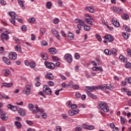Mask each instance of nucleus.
Returning <instances> with one entry per match:
<instances>
[{
    "mask_svg": "<svg viewBox=\"0 0 131 131\" xmlns=\"http://www.w3.org/2000/svg\"><path fill=\"white\" fill-rule=\"evenodd\" d=\"M28 108L30 110H32V113L33 114H36L37 113H38V112H40V113L42 114V113L45 112V110L42 108L38 107V105L37 104H35L34 106L33 104L30 103L28 104Z\"/></svg>",
    "mask_w": 131,
    "mask_h": 131,
    "instance_id": "f257e3e1",
    "label": "nucleus"
},
{
    "mask_svg": "<svg viewBox=\"0 0 131 131\" xmlns=\"http://www.w3.org/2000/svg\"><path fill=\"white\" fill-rule=\"evenodd\" d=\"M0 33H2L1 40H2V41H5V40H8L9 39V36L8 35V34L10 33L9 31H5V29H4V28H2L0 29Z\"/></svg>",
    "mask_w": 131,
    "mask_h": 131,
    "instance_id": "f03ea898",
    "label": "nucleus"
},
{
    "mask_svg": "<svg viewBox=\"0 0 131 131\" xmlns=\"http://www.w3.org/2000/svg\"><path fill=\"white\" fill-rule=\"evenodd\" d=\"M9 16L11 17L12 18L10 19V22L13 24L14 26H16V20L15 19H18V16L16 15V13L14 12L10 11L8 13Z\"/></svg>",
    "mask_w": 131,
    "mask_h": 131,
    "instance_id": "7ed1b4c3",
    "label": "nucleus"
},
{
    "mask_svg": "<svg viewBox=\"0 0 131 131\" xmlns=\"http://www.w3.org/2000/svg\"><path fill=\"white\" fill-rule=\"evenodd\" d=\"M99 108L104 112H109V107L106 102H102L99 104Z\"/></svg>",
    "mask_w": 131,
    "mask_h": 131,
    "instance_id": "20e7f679",
    "label": "nucleus"
},
{
    "mask_svg": "<svg viewBox=\"0 0 131 131\" xmlns=\"http://www.w3.org/2000/svg\"><path fill=\"white\" fill-rule=\"evenodd\" d=\"M30 92H31V85L28 84L25 86L23 90V94H24V95H26V96H28V95L30 94Z\"/></svg>",
    "mask_w": 131,
    "mask_h": 131,
    "instance_id": "39448f33",
    "label": "nucleus"
},
{
    "mask_svg": "<svg viewBox=\"0 0 131 131\" xmlns=\"http://www.w3.org/2000/svg\"><path fill=\"white\" fill-rule=\"evenodd\" d=\"M85 91L87 93H91L93 91H97V90H99L98 86H86L85 88Z\"/></svg>",
    "mask_w": 131,
    "mask_h": 131,
    "instance_id": "423d86ee",
    "label": "nucleus"
},
{
    "mask_svg": "<svg viewBox=\"0 0 131 131\" xmlns=\"http://www.w3.org/2000/svg\"><path fill=\"white\" fill-rule=\"evenodd\" d=\"M43 92L45 93L46 95H52V89L49 88L48 85H45L43 88Z\"/></svg>",
    "mask_w": 131,
    "mask_h": 131,
    "instance_id": "0eeeda50",
    "label": "nucleus"
},
{
    "mask_svg": "<svg viewBox=\"0 0 131 131\" xmlns=\"http://www.w3.org/2000/svg\"><path fill=\"white\" fill-rule=\"evenodd\" d=\"M1 119L3 121H7L8 120V115L6 113H4L3 110L0 109Z\"/></svg>",
    "mask_w": 131,
    "mask_h": 131,
    "instance_id": "6e6552de",
    "label": "nucleus"
},
{
    "mask_svg": "<svg viewBox=\"0 0 131 131\" xmlns=\"http://www.w3.org/2000/svg\"><path fill=\"white\" fill-rule=\"evenodd\" d=\"M85 16L88 17V18H85L84 19L85 22H86V23H88V24H90V25H93V21H92V20H94V18L89 15V14H86Z\"/></svg>",
    "mask_w": 131,
    "mask_h": 131,
    "instance_id": "1a4fd4ad",
    "label": "nucleus"
},
{
    "mask_svg": "<svg viewBox=\"0 0 131 131\" xmlns=\"http://www.w3.org/2000/svg\"><path fill=\"white\" fill-rule=\"evenodd\" d=\"M99 90H111L112 86L110 84H107L103 85H98Z\"/></svg>",
    "mask_w": 131,
    "mask_h": 131,
    "instance_id": "9d476101",
    "label": "nucleus"
},
{
    "mask_svg": "<svg viewBox=\"0 0 131 131\" xmlns=\"http://www.w3.org/2000/svg\"><path fill=\"white\" fill-rule=\"evenodd\" d=\"M103 38L106 39L108 42H113L114 40V38H113V36L112 35H105Z\"/></svg>",
    "mask_w": 131,
    "mask_h": 131,
    "instance_id": "9b49d317",
    "label": "nucleus"
},
{
    "mask_svg": "<svg viewBox=\"0 0 131 131\" xmlns=\"http://www.w3.org/2000/svg\"><path fill=\"white\" fill-rule=\"evenodd\" d=\"M45 65L47 68H49V69H54L55 68V64L52 62L45 61Z\"/></svg>",
    "mask_w": 131,
    "mask_h": 131,
    "instance_id": "f8f14e48",
    "label": "nucleus"
},
{
    "mask_svg": "<svg viewBox=\"0 0 131 131\" xmlns=\"http://www.w3.org/2000/svg\"><path fill=\"white\" fill-rule=\"evenodd\" d=\"M51 32L54 34V36L57 38V39H58L60 40L61 39V37H60V35H59V32H58V31L55 29H52L51 30Z\"/></svg>",
    "mask_w": 131,
    "mask_h": 131,
    "instance_id": "ddd939ff",
    "label": "nucleus"
},
{
    "mask_svg": "<svg viewBox=\"0 0 131 131\" xmlns=\"http://www.w3.org/2000/svg\"><path fill=\"white\" fill-rule=\"evenodd\" d=\"M78 113H79V110H71L69 111V115H70V116H74V115H77Z\"/></svg>",
    "mask_w": 131,
    "mask_h": 131,
    "instance_id": "4468645a",
    "label": "nucleus"
},
{
    "mask_svg": "<svg viewBox=\"0 0 131 131\" xmlns=\"http://www.w3.org/2000/svg\"><path fill=\"white\" fill-rule=\"evenodd\" d=\"M64 59H66V60L68 61V63H71V62H72V60H73L72 56L70 54H68V53L64 55Z\"/></svg>",
    "mask_w": 131,
    "mask_h": 131,
    "instance_id": "2eb2a0df",
    "label": "nucleus"
},
{
    "mask_svg": "<svg viewBox=\"0 0 131 131\" xmlns=\"http://www.w3.org/2000/svg\"><path fill=\"white\" fill-rule=\"evenodd\" d=\"M112 11L117 13V14H121L122 13V9L120 8H117L116 7H113L112 8Z\"/></svg>",
    "mask_w": 131,
    "mask_h": 131,
    "instance_id": "dca6fc26",
    "label": "nucleus"
},
{
    "mask_svg": "<svg viewBox=\"0 0 131 131\" xmlns=\"http://www.w3.org/2000/svg\"><path fill=\"white\" fill-rule=\"evenodd\" d=\"M9 57L11 60H16L17 59V53L16 52H10Z\"/></svg>",
    "mask_w": 131,
    "mask_h": 131,
    "instance_id": "f3484780",
    "label": "nucleus"
},
{
    "mask_svg": "<svg viewBox=\"0 0 131 131\" xmlns=\"http://www.w3.org/2000/svg\"><path fill=\"white\" fill-rule=\"evenodd\" d=\"M7 107L9 109H10L11 111H13L14 112L19 110V108L17 107V106H14L12 104H8Z\"/></svg>",
    "mask_w": 131,
    "mask_h": 131,
    "instance_id": "a211bd4d",
    "label": "nucleus"
},
{
    "mask_svg": "<svg viewBox=\"0 0 131 131\" xmlns=\"http://www.w3.org/2000/svg\"><path fill=\"white\" fill-rule=\"evenodd\" d=\"M68 107L72 108V109H76L77 108V105L76 104H73L71 100L69 101Z\"/></svg>",
    "mask_w": 131,
    "mask_h": 131,
    "instance_id": "6ab92c4d",
    "label": "nucleus"
},
{
    "mask_svg": "<svg viewBox=\"0 0 131 131\" xmlns=\"http://www.w3.org/2000/svg\"><path fill=\"white\" fill-rule=\"evenodd\" d=\"M75 23H79V24H80V25H81V26H84V25H85L84 21L79 18H76L75 20Z\"/></svg>",
    "mask_w": 131,
    "mask_h": 131,
    "instance_id": "aec40b11",
    "label": "nucleus"
},
{
    "mask_svg": "<svg viewBox=\"0 0 131 131\" xmlns=\"http://www.w3.org/2000/svg\"><path fill=\"white\" fill-rule=\"evenodd\" d=\"M68 86H72L74 90H78L79 86L77 84H73V82H71L68 84Z\"/></svg>",
    "mask_w": 131,
    "mask_h": 131,
    "instance_id": "412c9836",
    "label": "nucleus"
},
{
    "mask_svg": "<svg viewBox=\"0 0 131 131\" xmlns=\"http://www.w3.org/2000/svg\"><path fill=\"white\" fill-rule=\"evenodd\" d=\"M3 60L4 62V63H5V64H7V65H11L12 64V63L11 62V61L10 60V59H9L7 57H4L3 58Z\"/></svg>",
    "mask_w": 131,
    "mask_h": 131,
    "instance_id": "4be33fe9",
    "label": "nucleus"
},
{
    "mask_svg": "<svg viewBox=\"0 0 131 131\" xmlns=\"http://www.w3.org/2000/svg\"><path fill=\"white\" fill-rule=\"evenodd\" d=\"M18 5L21 7L22 9H25V6H24V3L25 2L23 0H17Z\"/></svg>",
    "mask_w": 131,
    "mask_h": 131,
    "instance_id": "5701e85b",
    "label": "nucleus"
},
{
    "mask_svg": "<svg viewBox=\"0 0 131 131\" xmlns=\"http://www.w3.org/2000/svg\"><path fill=\"white\" fill-rule=\"evenodd\" d=\"M112 23L113 25H114V26H115V27H119V26H120L119 22L115 19H113L112 21Z\"/></svg>",
    "mask_w": 131,
    "mask_h": 131,
    "instance_id": "b1692460",
    "label": "nucleus"
},
{
    "mask_svg": "<svg viewBox=\"0 0 131 131\" xmlns=\"http://www.w3.org/2000/svg\"><path fill=\"white\" fill-rule=\"evenodd\" d=\"M111 55L116 56L117 55V50L115 48H113L111 50Z\"/></svg>",
    "mask_w": 131,
    "mask_h": 131,
    "instance_id": "393cba45",
    "label": "nucleus"
},
{
    "mask_svg": "<svg viewBox=\"0 0 131 131\" xmlns=\"http://www.w3.org/2000/svg\"><path fill=\"white\" fill-rule=\"evenodd\" d=\"M18 114L20 115V116H24L25 115V111L21 110V108H19L18 110Z\"/></svg>",
    "mask_w": 131,
    "mask_h": 131,
    "instance_id": "a878e982",
    "label": "nucleus"
},
{
    "mask_svg": "<svg viewBox=\"0 0 131 131\" xmlns=\"http://www.w3.org/2000/svg\"><path fill=\"white\" fill-rule=\"evenodd\" d=\"M41 57L43 60H48V59L49 58L48 54L45 53H42L41 54Z\"/></svg>",
    "mask_w": 131,
    "mask_h": 131,
    "instance_id": "bb28decb",
    "label": "nucleus"
},
{
    "mask_svg": "<svg viewBox=\"0 0 131 131\" xmlns=\"http://www.w3.org/2000/svg\"><path fill=\"white\" fill-rule=\"evenodd\" d=\"M119 59L121 60L122 62H127V58L125 57H124L123 55H121L119 56Z\"/></svg>",
    "mask_w": 131,
    "mask_h": 131,
    "instance_id": "cd10ccee",
    "label": "nucleus"
},
{
    "mask_svg": "<svg viewBox=\"0 0 131 131\" xmlns=\"http://www.w3.org/2000/svg\"><path fill=\"white\" fill-rule=\"evenodd\" d=\"M46 78H48V79H54V76H53V75L51 73H49L46 74L45 76Z\"/></svg>",
    "mask_w": 131,
    "mask_h": 131,
    "instance_id": "c85d7f7f",
    "label": "nucleus"
},
{
    "mask_svg": "<svg viewBox=\"0 0 131 131\" xmlns=\"http://www.w3.org/2000/svg\"><path fill=\"white\" fill-rule=\"evenodd\" d=\"M15 126H16L17 128H18V129H20V128H21L22 126V124H21V123L18 121L15 122Z\"/></svg>",
    "mask_w": 131,
    "mask_h": 131,
    "instance_id": "c756f323",
    "label": "nucleus"
},
{
    "mask_svg": "<svg viewBox=\"0 0 131 131\" xmlns=\"http://www.w3.org/2000/svg\"><path fill=\"white\" fill-rule=\"evenodd\" d=\"M88 96H89L92 99L94 100L97 99V96L91 93H87Z\"/></svg>",
    "mask_w": 131,
    "mask_h": 131,
    "instance_id": "7c9ffc66",
    "label": "nucleus"
},
{
    "mask_svg": "<svg viewBox=\"0 0 131 131\" xmlns=\"http://www.w3.org/2000/svg\"><path fill=\"white\" fill-rule=\"evenodd\" d=\"M3 86H6L7 88H12V86H13V83H3Z\"/></svg>",
    "mask_w": 131,
    "mask_h": 131,
    "instance_id": "2f4dec72",
    "label": "nucleus"
},
{
    "mask_svg": "<svg viewBox=\"0 0 131 131\" xmlns=\"http://www.w3.org/2000/svg\"><path fill=\"white\" fill-rule=\"evenodd\" d=\"M85 10H86V11L89 10L90 13H94L95 12V9H94L93 7H86Z\"/></svg>",
    "mask_w": 131,
    "mask_h": 131,
    "instance_id": "473e14b6",
    "label": "nucleus"
},
{
    "mask_svg": "<svg viewBox=\"0 0 131 131\" xmlns=\"http://www.w3.org/2000/svg\"><path fill=\"white\" fill-rule=\"evenodd\" d=\"M49 52L50 54H53V55H55V54H56V48H50L49 49Z\"/></svg>",
    "mask_w": 131,
    "mask_h": 131,
    "instance_id": "72a5a7b5",
    "label": "nucleus"
},
{
    "mask_svg": "<svg viewBox=\"0 0 131 131\" xmlns=\"http://www.w3.org/2000/svg\"><path fill=\"white\" fill-rule=\"evenodd\" d=\"M120 121L123 125H124V124L126 122V119L123 118V117H120Z\"/></svg>",
    "mask_w": 131,
    "mask_h": 131,
    "instance_id": "f704fd0d",
    "label": "nucleus"
},
{
    "mask_svg": "<svg viewBox=\"0 0 131 131\" xmlns=\"http://www.w3.org/2000/svg\"><path fill=\"white\" fill-rule=\"evenodd\" d=\"M68 37H69V39L72 40L73 38H74V35H73V34H72V33L69 32Z\"/></svg>",
    "mask_w": 131,
    "mask_h": 131,
    "instance_id": "c9c22d12",
    "label": "nucleus"
},
{
    "mask_svg": "<svg viewBox=\"0 0 131 131\" xmlns=\"http://www.w3.org/2000/svg\"><path fill=\"white\" fill-rule=\"evenodd\" d=\"M28 21L29 23H34L35 21H36V19H35V17H31L29 18L28 19Z\"/></svg>",
    "mask_w": 131,
    "mask_h": 131,
    "instance_id": "e433bc0d",
    "label": "nucleus"
},
{
    "mask_svg": "<svg viewBox=\"0 0 131 131\" xmlns=\"http://www.w3.org/2000/svg\"><path fill=\"white\" fill-rule=\"evenodd\" d=\"M11 74V71L9 69H6L5 70V76H9Z\"/></svg>",
    "mask_w": 131,
    "mask_h": 131,
    "instance_id": "4c0bfd02",
    "label": "nucleus"
},
{
    "mask_svg": "<svg viewBox=\"0 0 131 131\" xmlns=\"http://www.w3.org/2000/svg\"><path fill=\"white\" fill-rule=\"evenodd\" d=\"M123 27L125 29V30L128 32H130V28L125 25H123Z\"/></svg>",
    "mask_w": 131,
    "mask_h": 131,
    "instance_id": "58836bf2",
    "label": "nucleus"
},
{
    "mask_svg": "<svg viewBox=\"0 0 131 131\" xmlns=\"http://www.w3.org/2000/svg\"><path fill=\"white\" fill-rule=\"evenodd\" d=\"M52 2H48L46 4V7L47 9H51V8H52Z\"/></svg>",
    "mask_w": 131,
    "mask_h": 131,
    "instance_id": "ea45409f",
    "label": "nucleus"
},
{
    "mask_svg": "<svg viewBox=\"0 0 131 131\" xmlns=\"http://www.w3.org/2000/svg\"><path fill=\"white\" fill-rule=\"evenodd\" d=\"M104 53L105 55H107V56H110V55H111V51L108 50V49L104 50Z\"/></svg>",
    "mask_w": 131,
    "mask_h": 131,
    "instance_id": "a19ab883",
    "label": "nucleus"
},
{
    "mask_svg": "<svg viewBox=\"0 0 131 131\" xmlns=\"http://www.w3.org/2000/svg\"><path fill=\"white\" fill-rule=\"evenodd\" d=\"M84 30L85 31H90L91 30V27L88 25L84 26Z\"/></svg>",
    "mask_w": 131,
    "mask_h": 131,
    "instance_id": "79ce46f5",
    "label": "nucleus"
},
{
    "mask_svg": "<svg viewBox=\"0 0 131 131\" xmlns=\"http://www.w3.org/2000/svg\"><path fill=\"white\" fill-rule=\"evenodd\" d=\"M95 36L97 38V39L98 40V41H102V37H101V36H100V35H99V34H96L95 35Z\"/></svg>",
    "mask_w": 131,
    "mask_h": 131,
    "instance_id": "37998d69",
    "label": "nucleus"
},
{
    "mask_svg": "<svg viewBox=\"0 0 131 131\" xmlns=\"http://www.w3.org/2000/svg\"><path fill=\"white\" fill-rule=\"evenodd\" d=\"M122 36H123V37L125 38V39H128V38L129 37V36L128 35V34H127L126 33H123Z\"/></svg>",
    "mask_w": 131,
    "mask_h": 131,
    "instance_id": "c03bdc74",
    "label": "nucleus"
},
{
    "mask_svg": "<svg viewBox=\"0 0 131 131\" xmlns=\"http://www.w3.org/2000/svg\"><path fill=\"white\" fill-rule=\"evenodd\" d=\"M35 65H36L35 62L33 61L30 62V67L31 68H34V67H35Z\"/></svg>",
    "mask_w": 131,
    "mask_h": 131,
    "instance_id": "a18cd8bd",
    "label": "nucleus"
},
{
    "mask_svg": "<svg viewBox=\"0 0 131 131\" xmlns=\"http://www.w3.org/2000/svg\"><path fill=\"white\" fill-rule=\"evenodd\" d=\"M122 19H124V20H127V19H128V15L126 14H124L122 16Z\"/></svg>",
    "mask_w": 131,
    "mask_h": 131,
    "instance_id": "49530a36",
    "label": "nucleus"
},
{
    "mask_svg": "<svg viewBox=\"0 0 131 131\" xmlns=\"http://www.w3.org/2000/svg\"><path fill=\"white\" fill-rule=\"evenodd\" d=\"M15 49L16 51H17L18 52H21V47L19 45H17Z\"/></svg>",
    "mask_w": 131,
    "mask_h": 131,
    "instance_id": "de8ad7c7",
    "label": "nucleus"
},
{
    "mask_svg": "<svg viewBox=\"0 0 131 131\" xmlns=\"http://www.w3.org/2000/svg\"><path fill=\"white\" fill-rule=\"evenodd\" d=\"M48 84H49L50 86H54V85H55V83L52 81H49L48 82Z\"/></svg>",
    "mask_w": 131,
    "mask_h": 131,
    "instance_id": "09e8293b",
    "label": "nucleus"
},
{
    "mask_svg": "<svg viewBox=\"0 0 131 131\" xmlns=\"http://www.w3.org/2000/svg\"><path fill=\"white\" fill-rule=\"evenodd\" d=\"M13 39L16 42V43H20V40H19V38L14 37Z\"/></svg>",
    "mask_w": 131,
    "mask_h": 131,
    "instance_id": "8fccbe9b",
    "label": "nucleus"
},
{
    "mask_svg": "<svg viewBox=\"0 0 131 131\" xmlns=\"http://www.w3.org/2000/svg\"><path fill=\"white\" fill-rule=\"evenodd\" d=\"M88 129L89 130H92L95 129V126L94 125H88Z\"/></svg>",
    "mask_w": 131,
    "mask_h": 131,
    "instance_id": "3c124183",
    "label": "nucleus"
},
{
    "mask_svg": "<svg viewBox=\"0 0 131 131\" xmlns=\"http://www.w3.org/2000/svg\"><path fill=\"white\" fill-rule=\"evenodd\" d=\"M0 3L2 6H6V5H7V2H6L5 0H1Z\"/></svg>",
    "mask_w": 131,
    "mask_h": 131,
    "instance_id": "603ef678",
    "label": "nucleus"
},
{
    "mask_svg": "<svg viewBox=\"0 0 131 131\" xmlns=\"http://www.w3.org/2000/svg\"><path fill=\"white\" fill-rule=\"evenodd\" d=\"M60 20H59V18H55L54 20H53V23L54 24H58V23H59V21Z\"/></svg>",
    "mask_w": 131,
    "mask_h": 131,
    "instance_id": "864d4df0",
    "label": "nucleus"
},
{
    "mask_svg": "<svg viewBox=\"0 0 131 131\" xmlns=\"http://www.w3.org/2000/svg\"><path fill=\"white\" fill-rule=\"evenodd\" d=\"M126 68H130L131 67V63L130 62H127L125 65Z\"/></svg>",
    "mask_w": 131,
    "mask_h": 131,
    "instance_id": "5fc2aeb1",
    "label": "nucleus"
},
{
    "mask_svg": "<svg viewBox=\"0 0 131 131\" xmlns=\"http://www.w3.org/2000/svg\"><path fill=\"white\" fill-rule=\"evenodd\" d=\"M82 126L83 128H84V129H88V128H89V125H88L85 124H83L82 125Z\"/></svg>",
    "mask_w": 131,
    "mask_h": 131,
    "instance_id": "6e6d98bb",
    "label": "nucleus"
},
{
    "mask_svg": "<svg viewBox=\"0 0 131 131\" xmlns=\"http://www.w3.org/2000/svg\"><path fill=\"white\" fill-rule=\"evenodd\" d=\"M56 131H61L62 127H61V126H57L56 127Z\"/></svg>",
    "mask_w": 131,
    "mask_h": 131,
    "instance_id": "4d7b16f0",
    "label": "nucleus"
},
{
    "mask_svg": "<svg viewBox=\"0 0 131 131\" xmlns=\"http://www.w3.org/2000/svg\"><path fill=\"white\" fill-rule=\"evenodd\" d=\"M110 127H111V128H113V129H114V128H115V124H114V123H112L110 124Z\"/></svg>",
    "mask_w": 131,
    "mask_h": 131,
    "instance_id": "13d9d810",
    "label": "nucleus"
},
{
    "mask_svg": "<svg viewBox=\"0 0 131 131\" xmlns=\"http://www.w3.org/2000/svg\"><path fill=\"white\" fill-rule=\"evenodd\" d=\"M21 30L23 31H26V30H27V27H26V26H23L21 27Z\"/></svg>",
    "mask_w": 131,
    "mask_h": 131,
    "instance_id": "bf43d9fd",
    "label": "nucleus"
},
{
    "mask_svg": "<svg viewBox=\"0 0 131 131\" xmlns=\"http://www.w3.org/2000/svg\"><path fill=\"white\" fill-rule=\"evenodd\" d=\"M25 65H26V66H30V62H29V60H26L25 61Z\"/></svg>",
    "mask_w": 131,
    "mask_h": 131,
    "instance_id": "052dcab7",
    "label": "nucleus"
},
{
    "mask_svg": "<svg viewBox=\"0 0 131 131\" xmlns=\"http://www.w3.org/2000/svg\"><path fill=\"white\" fill-rule=\"evenodd\" d=\"M75 59H76L77 60H78V59H79L80 58V56L79 54L78 53H76L75 54Z\"/></svg>",
    "mask_w": 131,
    "mask_h": 131,
    "instance_id": "680f3d73",
    "label": "nucleus"
},
{
    "mask_svg": "<svg viewBox=\"0 0 131 131\" xmlns=\"http://www.w3.org/2000/svg\"><path fill=\"white\" fill-rule=\"evenodd\" d=\"M26 123H27V124H29V125H32V124H33V122H32V121L27 120Z\"/></svg>",
    "mask_w": 131,
    "mask_h": 131,
    "instance_id": "e2e57ef3",
    "label": "nucleus"
},
{
    "mask_svg": "<svg viewBox=\"0 0 131 131\" xmlns=\"http://www.w3.org/2000/svg\"><path fill=\"white\" fill-rule=\"evenodd\" d=\"M75 131H80L82 130V128L81 127H77L75 128Z\"/></svg>",
    "mask_w": 131,
    "mask_h": 131,
    "instance_id": "0e129e2a",
    "label": "nucleus"
},
{
    "mask_svg": "<svg viewBox=\"0 0 131 131\" xmlns=\"http://www.w3.org/2000/svg\"><path fill=\"white\" fill-rule=\"evenodd\" d=\"M97 71L103 72V68H102V67H97Z\"/></svg>",
    "mask_w": 131,
    "mask_h": 131,
    "instance_id": "69168bd1",
    "label": "nucleus"
},
{
    "mask_svg": "<svg viewBox=\"0 0 131 131\" xmlns=\"http://www.w3.org/2000/svg\"><path fill=\"white\" fill-rule=\"evenodd\" d=\"M52 59L54 61H59V58H58V57L57 56H53L52 57Z\"/></svg>",
    "mask_w": 131,
    "mask_h": 131,
    "instance_id": "338daca9",
    "label": "nucleus"
},
{
    "mask_svg": "<svg viewBox=\"0 0 131 131\" xmlns=\"http://www.w3.org/2000/svg\"><path fill=\"white\" fill-rule=\"evenodd\" d=\"M126 81H128L129 84H131V77L128 79H125Z\"/></svg>",
    "mask_w": 131,
    "mask_h": 131,
    "instance_id": "774afa93",
    "label": "nucleus"
}]
</instances>
